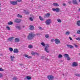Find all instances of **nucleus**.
Instances as JSON below:
<instances>
[{"label": "nucleus", "instance_id": "nucleus-1", "mask_svg": "<svg viewBox=\"0 0 80 80\" xmlns=\"http://www.w3.org/2000/svg\"><path fill=\"white\" fill-rule=\"evenodd\" d=\"M35 36V34H34L33 32H31L29 33V34L28 36V39L29 40H32L33 39V38Z\"/></svg>", "mask_w": 80, "mask_h": 80}, {"label": "nucleus", "instance_id": "nucleus-2", "mask_svg": "<svg viewBox=\"0 0 80 80\" xmlns=\"http://www.w3.org/2000/svg\"><path fill=\"white\" fill-rule=\"evenodd\" d=\"M47 78L49 80H53L54 79V77L53 75H48L47 76Z\"/></svg>", "mask_w": 80, "mask_h": 80}, {"label": "nucleus", "instance_id": "nucleus-3", "mask_svg": "<svg viewBox=\"0 0 80 80\" xmlns=\"http://www.w3.org/2000/svg\"><path fill=\"white\" fill-rule=\"evenodd\" d=\"M51 23V21L50 19H47L45 22L46 24L47 25H49Z\"/></svg>", "mask_w": 80, "mask_h": 80}, {"label": "nucleus", "instance_id": "nucleus-4", "mask_svg": "<svg viewBox=\"0 0 80 80\" xmlns=\"http://www.w3.org/2000/svg\"><path fill=\"white\" fill-rule=\"evenodd\" d=\"M52 10L53 11L58 12H59V11H60V9H59V8H52Z\"/></svg>", "mask_w": 80, "mask_h": 80}, {"label": "nucleus", "instance_id": "nucleus-5", "mask_svg": "<svg viewBox=\"0 0 80 80\" xmlns=\"http://www.w3.org/2000/svg\"><path fill=\"white\" fill-rule=\"evenodd\" d=\"M49 47V45L48 44L47 45V46H46L45 48V51L47 52H48V53L49 52V51H48V48Z\"/></svg>", "mask_w": 80, "mask_h": 80}, {"label": "nucleus", "instance_id": "nucleus-6", "mask_svg": "<svg viewBox=\"0 0 80 80\" xmlns=\"http://www.w3.org/2000/svg\"><path fill=\"white\" fill-rule=\"evenodd\" d=\"M21 21V19H20L16 18L14 20V22H15L16 23H20Z\"/></svg>", "mask_w": 80, "mask_h": 80}, {"label": "nucleus", "instance_id": "nucleus-7", "mask_svg": "<svg viewBox=\"0 0 80 80\" xmlns=\"http://www.w3.org/2000/svg\"><path fill=\"white\" fill-rule=\"evenodd\" d=\"M55 43H56V44H59V43H60V41L59 40V39L56 38L54 40Z\"/></svg>", "mask_w": 80, "mask_h": 80}, {"label": "nucleus", "instance_id": "nucleus-8", "mask_svg": "<svg viewBox=\"0 0 80 80\" xmlns=\"http://www.w3.org/2000/svg\"><path fill=\"white\" fill-rule=\"evenodd\" d=\"M10 3L12 5H17V2L16 1H10Z\"/></svg>", "mask_w": 80, "mask_h": 80}, {"label": "nucleus", "instance_id": "nucleus-9", "mask_svg": "<svg viewBox=\"0 0 80 80\" xmlns=\"http://www.w3.org/2000/svg\"><path fill=\"white\" fill-rule=\"evenodd\" d=\"M72 66L73 67H76L78 66V65L77 62H73L72 64Z\"/></svg>", "mask_w": 80, "mask_h": 80}, {"label": "nucleus", "instance_id": "nucleus-10", "mask_svg": "<svg viewBox=\"0 0 80 80\" xmlns=\"http://www.w3.org/2000/svg\"><path fill=\"white\" fill-rule=\"evenodd\" d=\"M31 55H39V54H38V53L37 52H34L33 51H32L31 52Z\"/></svg>", "mask_w": 80, "mask_h": 80}, {"label": "nucleus", "instance_id": "nucleus-11", "mask_svg": "<svg viewBox=\"0 0 80 80\" xmlns=\"http://www.w3.org/2000/svg\"><path fill=\"white\" fill-rule=\"evenodd\" d=\"M72 3L74 5H78V3L77 0H73Z\"/></svg>", "mask_w": 80, "mask_h": 80}, {"label": "nucleus", "instance_id": "nucleus-12", "mask_svg": "<svg viewBox=\"0 0 80 80\" xmlns=\"http://www.w3.org/2000/svg\"><path fill=\"white\" fill-rule=\"evenodd\" d=\"M50 13H47L45 15L44 17L48 18L49 17H50Z\"/></svg>", "mask_w": 80, "mask_h": 80}, {"label": "nucleus", "instance_id": "nucleus-13", "mask_svg": "<svg viewBox=\"0 0 80 80\" xmlns=\"http://www.w3.org/2000/svg\"><path fill=\"white\" fill-rule=\"evenodd\" d=\"M18 50L17 48L14 49V51H13L14 53H18Z\"/></svg>", "mask_w": 80, "mask_h": 80}, {"label": "nucleus", "instance_id": "nucleus-14", "mask_svg": "<svg viewBox=\"0 0 80 80\" xmlns=\"http://www.w3.org/2000/svg\"><path fill=\"white\" fill-rule=\"evenodd\" d=\"M34 27L33 25H31L29 26V29L31 30H33L34 29Z\"/></svg>", "mask_w": 80, "mask_h": 80}, {"label": "nucleus", "instance_id": "nucleus-15", "mask_svg": "<svg viewBox=\"0 0 80 80\" xmlns=\"http://www.w3.org/2000/svg\"><path fill=\"white\" fill-rule=\"evenodd\" d=\"M14 38V37H10L9 38H8V40L11 42L12 41L13 39Z\"/></svg>", "mask_w": 80, "mask_h": 80}, {"label": "nucleus", "instance_id": "nucleus-16", "mask_svg": "<svg viewBox=\"0 0 80 80\" xmlns=\"http://www.w3.org/2000/svg\"><path fill=\"white\" fill-rule=\"evenodd\" d=\"M67 46L68 47V48H74V47L72 45H69L67 44Z\"/></svg>", "mask_w": 80, "mask_h": 80}, {"label": "nucleus", "instance_id": "nucleus-17", "mask_svg": "<svg viewBox=\"0 0 80 80\" xmlns=\"http://www.w3.org/2000/svg\"><path fill=\"white\" fill-rule=\"evenodd\" d=\"M52 5L54 6L58 7L59 6V4L58 3H53Z\"/></svg>", "mask_w": 80, "mask_h": 80}, {"label": "nucleus", "instance_id": "nucleus-18", "mask_svg": "<svg viewBox=\"0 0 80 80\" xmlns=\"http://www.w3.org/2000/svg\"><path fill=\"white\" fill-rule=\"evenodd\" d=\"M14 40L15 42H19L20 41L19 38H15Z\"/></svg>", "mask_w": 80, "mask_h": 80}, {"label": "nucleus", "instance_id": "nucleus-19", "mask_svg": "<svg viewBox=\"0 0 80 80\" xmlns=\"http://www.w3.org/2000/svg\"><path fill=\"white\" fill-rule=\"evenodd\" d=\"M64 57H65V58H68L69 57V55H68V54H64Z\"/></svg>", "mask_w": 80, "mask_h": 80}, {"label": "nucleus", "instance_id": "nucleus-20", "mask_svg": "<svg viewBox=\"0 0 80 80\" xmlns=\"http://www.w3.org/2000/svg\"><path fill=\"white\" fill-rule=\"evenodd\" d=\"M15 57L14 56H11L10 57V59L12 61H13Z\"/></svg>", "mask_w": 80, "mask_h": 80}, {"label": "nucleus", "instance_id": "nucleus-21", "mask_svg": "<svg viewBox=\"0 0 80 80\" xmlns=\"http://www.w3.org/2000/svg\"><path fill=\"white\" fill-rule=\"evenodd\" d=\"M77 25L78 26H80V20H78L77 22Z\"/></svg>", "mask_w": 80, "mask_h": 80}, {"label": "nucleus", "instance_id": "nucleus-22", "mask_svg": "<svg viewBox=\"0 0 80 80\" xmlns=\"http://www.w3.org/2000/svg\"><path fill=\"white\" fill-rule=\"evenodd\" d=\"M17 16L18 18H22V16L20 14H18L17 15Z\"/></svg>", "mask_w": 80, "mask_h": 80}, {"label": "nucleus", "instance_id": "nucleus-23", "mask_svg": "<svg viewBox=\"0 0 80 80\" xmlns=\"http://www.w3.org/2000/svg\"><path fill=\"white\" fill-rule=\"evenodd\" d=\"M26 78H27V79L28 80H30L31 79V78H32L30 76H27Z\"/></svg>", "mask_w": 80, "mask_h": 80}, {"label": "nucleus", "instance_id": "nucleus-24", "mask_svg": "<svg viewBox=\"0 0 80 80\" xmlns=\"http://www.w3.org/2000/svg\"><path fill=\"white\" fill-rule=\"evenodd\" d=\"M13 24V22H12L10 21L9 22H8V24L9 25H12Z\"/></svg>", "mask_w": 80, "mask_h": 80}, {"label": "nucleus", "instance_id": "nucleus-25", "mask_svg": "<svg viewBox=\"0 0 80 80\" xmlns=\"http://www.w3.org/2000/svg\"><path fill=\"white\" fill-rule=\"evenodd\" d=\"M62 55L61 54H59L58 56V58H62Z\"/></svg>", "mask_w": 80, "mask_h": 80}, {"label": "nucleus", "instance_id": "nucleus-26", "mask_svg": "<svg viewBox=\"0 0 80 80\" xmlns=\"http://www.w3.org/2000/svg\"><path fill=\"white\" fill-rule=\"evenodd\" d=\"M65 34L66 35H68L70 34V32H69V31H67V32H66Z\"/></svg>", "mask_w": 80, "mask_h": 80}, {"label": "nucleus", "instance_id": "nucleus-27", "mask_svg": "<svg viewBox=\"0 0 80 80\" xmlns=\"http://www.w3.org/2000/svg\"><path fill=\"white\" fill-rule=\"evenodd\" d=\"M9 50L11 52H12L13 50V48H9Z\"/></svg>", "mask_w": 80, "mask_h": 80}, {"label": "nucleus", "instance_id": "nucleus-28", "mask_svg": "<svg viewBox=\"0 0 80 80\" xmlns=\"http://www.w3.org/2000/svg\"><path fill=\"white\" fill-rule=\"evenodd\" d=\"M57 21L59 23H61L62 22V20H61V19H57Z\"/></svg>", "mask_w": 80, "mask_h": 80}, {"label": "nucleus", "instance_id": "nucleus-29", "mask_svg": "<svg viewBox=\"0 0 80 80\" xmlns=\"http://www.w3.org/2000/svg\"><path fill=\"white\" fill-rule=\"evenodd\" d=\"M39 18H40V20L41 21H43L44 20L43 19V18H42V17H41V16H39Z\"/></svg>", "mask_w": 80, "mask_h": 80}, {"label": "nucleus", "instance_id": "nucleus-30", "mask_svg": "<svg viewBox=\"0 0 80 80\" xmlns=\"http://www.w3.org/2000/svg\"><path fill=\"white\" fill-rule=\"evenodd\" d=\"M28 48H33V46H32V45H29Z\"/></svg>", "mask_w": 80, "mask_h": 80}, {"label": "nucleus", "instance_id": "nucleus-31", "mask_svg": "<svg viewBox=\"0 0 80 80\" xmlns=\"http://www.w3.org/2000/svg\"><path fill=\"white\" fill-rule=\"evenodd\" d=\"M49 36L48 34H46L45 35V37L47 38H49Z\"/></svg>", "mask_w": 80, "mask_h": 80}, {"label": "nucleus", "instance_id": "nucleus-32", "mask_svg": "<svg viewBox=\"0 0 80 80\" xmlns=\"http://www.w3.org/2000/svg\"><path fill=\"white\" fill-rule=\"evenodd\" d=\"M25 57H27L28 58H32V56H28L27 55H25Z\"/></svg>", "mask_w": 80, "mask_h": 80}, {"label": "nucleus", "instance_id": "nucleus-33", "mask_svg": "<svg viewBox=\"0 0 80 80\" xmlns=\"http://www.w3.org/2000/svg\"><path fill=\"white\" fill-rule=\"evenodd\" d=\"M16 28H18V29L19 30H20L21 29V27L20 26H17L16 27Z\"/></svg>", "mask_w": 80, "mask_h": 80}, {"label": "nucleus", "instance_id": "nucleus-34", "mask_svg": "<svg viewBox=\"0 0 80 80\" xmlns=\"http://www.w3.org/2000/svg\"><path fill=\"white\" fill-rule=\"evenodd\" d=\"M12 79H13V80H17V78H16V77H13Z\"/></svg>", "mask_w": 80, "mask_h": 80}, {"label": "nucleus", "instance_id": "nucleus-35", "mask_svg": "<svg viewBox=\"0 0 80 80\" xmlns=\"http://www.w3.org/2000/svg\"><path fill=\"white\" fill-rule=\"evenodd\" d=\"M17 2H21L22 0H16Z\"/></svg>", "mask_w": 80, "mask_h": 80}, {"label": "nucleus", "instance_id": "nucleus-36", "mask_svg": "<svg viewBox=\"0 0 80 80\" xmlns=\"http://www.w3.org/2000/svg\"><path fill=\"white\" fill-rule=\"evenodd\" d=\"M41 44L44 47H45V44L44 42H42L41 43Z\"/></svg>", "mask_w": 80, "mask_h": 80}, {"label": "nucleus", "instance_id": "nucleus-37", "mask_svg": "<svg viewBox=\"0 0 80 80\" xmlns=\"http://www.w3.org/2000/svg\"><path fill=\"white\" fill-rule=\"evenodd\" d=\"M3 77L2 74V73H0V78H2Z\"/></svg>", "mask_w": 80, "mask_h": 80}, {"label": "nucleus", "instance_id": "nucleus-38", "mask_svg": "<svg viewBox=\"0 0 80 80\" xmlns=\"http://www.w3.org/2000/svg\"><path fill=\"white\" fill-rule=\"evenodd\" d=\"M30 20H31V21H33V19L32 18V17H30L29 18Z\"/></svg>", "mask_w": 80, "mask_h": 80}, {"label": "nucleus", "instance_id": "nucleus-39", "mask_svg": "<svg viewBox=\"0 0 80 80\" xmlns=\"http://www.w3.org/2000/svg\"><path fill=\"white\" fill-rule=\"evenodd\" d=\"M3 71H4V69H3L0 68V71L2 72Z\"/></svg>", "mask_w": 80, "mask_h": 80}, {"label": "nucleus", "instance_id": "nucleus-40", "mask_svg": "<svg viewBox=\"0 0 80 80\" xmlns=\"http://www.w3.org/2000/svg\"><path fill=\"white\" fill-rule=\"evenodd\" d=\"M6 28L8 29V30H10V28L8 27V26L6 27Z\"/></svg>", "mask_w": 80, "mask_h": 80}, {"label": "nucleus", "instance_id": "nucleus-41", "mask_svg": "<svg viewBox=\"0 0 80 80\" xmlns=\"http://www.w3.org/2000/svg\"><path fill=\"white\" fill-rule=\"evenodd\" d=\"M67 60H71V58H70V57H67Z\"/></svg>", "mask_w": 80, "mask_h": 80}, {"label": "nucleus", "instance_id": "nucleus-42", "mask_svg": "<svg viewBox=\"0 0 80 80\" xmlns=\"http://www.w3.org/2000/svg\"><path fill=\"white\" fill-rule=\"evenodd\" d=\"M54 39H51V42H53V41H54Z\"/></svg>", "mask_w": 80, "mask_h": 80}, {"label": "nucleus", "instance_id": "nucleus-43", "mask_svg": "<svg viewBox=\"0 0 80 80\" xmlns=\"http://www.w3.org/2000/svg\"><path fill=\"white\" fill-rule=\"evenodd\" d=\"M77 33H78L79 34H80V30H79L78 31Z\"/></svg>", "mask_w": 80, "mask_h": 80}, {"label": "nucleus", "instance_id": "nucleus-44", "mask_svg": "<svg viewBox=\"0 0 80 80\" xmlns=\"http://www.w3.org/2000/svg\"><path fill=\"white\" fill-rule=\"evenodd\" d=\"M76 40L79 41L80 40V38H76Z\"/></svg>", "mask_w": 80, "mask_h": 80}, {"label": "nucleus", "instance_id": "nucleus-45", "mask_svg": "<svg viewBox=\"0 0 80 80\" xmlns=\"http://www.w3.org/2000/svg\"><path fill=\"white\" fill-rule=\"evenodd\" d=\"M74 47H76V48H78V46L77 45L74 44Z\"/></svg>", "mask_w": 80, "mask_h": 80}, {"label": "nucleus", "instance_id": "nucleus-46", "mask_svg": "<svg viewBox=\"0 0 80 80\" xmlns=\"http://www.w3.org/2000/svg\"><path fill=\"white\" fill-rule=\"evenodd\" d=\"M71 1H69L68 2V4H71Z\"/></svg>", "mask_w": 80, "mask_h": 80}, {"label": "nucleus", "instance_id": "nucleus-47", "mask_svg": "<svg viewBox=\"0 0 80 80\" xmlns=\"http://www.w3.org/2000/svg\"><path fill=\"white\" fill-rule=\"evenodd\" d=\"M69 39H70V40H72V38H71V37H69Z\"/></svg>", "mask_w": 80, "mask_h": 80}, {"label": "nucleus", "instance_id": "nucleus-48", "mask_svg": "<svg viewBox=\"0 0 80 80\" xmlns=\"http://www.w3.org/2000/svg\"><path fill=\"white\" fill-rule=\"evenodd\" d=\"M62 5H63L64 6H66V4L65 3H63Z\"/></svg>", "mask_w": 80, "mask_h": 80}, {"label": "nucleus", "instance_id": "nucleus-49", "mask_svg": "<svg viewBox=\"0 0 80 80\" xmlns=\"http://www.w3.org/2000/svg\"><path fill=\"white\" fill-rule=\"evenodd\" d=\"M29 12H27L26 13V14H29Z\"/></svg>", "mask_w": 80, "mask_h": 80}, {"label": "nucleus", "instance_id": "nucleus-50", "mask_svg": "<svg viewBox=\"0 0 80 80\" xmlns=\"http://www.w3.org/2000/svg\"><path fill=\"white\" fill-rule=\"evenodd\" d=\"M23 65V64H19V65H20V66H22V65Z\"/></svg>", "mask_w": 80, "mask_h": 80}, {"label": "nucleus", "instance_id": "nucleus-51", "mask_svg": "<svg viewBox=\"0 0 80 80\" xmlns=\"http://www.w3.org/2000/svg\"><path fill=\"white\" fill-rule=\"evenodd\" d=\"M76 76H78V77H80V74H77Z\"/></svg>", "mask_w": 80, "mask_h": 80}, {"label": "nucleus", "instance_id": "nucleus-52", "mask_svg": "<svg viewBox=\"0 0 80 80\" xmlns=\"http://www.w3.org/2000/svg\"><path fill=\"white\" fill-rule=\"evenodd\" d=\"M38 28L40 29H41V27H39Z\"/></svg>", "mask_w": 80, "mask_h": 80}, {"label": "nucleus", "instance_id": "nucleus-53", "mask_svg": "<svg viewBox=\"0 0 80 80\" xmlns=\"http://www.w3.org/2000/svg\"><path fill=\"white\" fill-rule=\"evenodd\" d=\"M78 11H80V8L78 9Z\"/></svg>", "mask_w": 80, "mask_h": 80}, {"label": "nucleus", "instance_id": "nucleus-54", "mask_svg": "<svg viewBox=\"0 0 80 80\" xmlns=\"http://www.w3.org/2000/svg\"><path fill=\"white\" fill-rule=\"evenodd\" d=\"M1 3H0V8L1 7Z\"/></svg>", "mask_w": 80, "mask_h": 80}, {"label": "nucleus", "instance_id": "nucleus-55", "mask_svg": "<svg viewBox=\"0 0 80 80\" xmlns=\"http://www.w3.org/2000/svg\"><path fill=\"white\" fill-rule=\"evenodd\" d=\"M41 0L45 1L46 0Z\"/></svg>", "mask_w": 80, "mask_h": 80}, {"label": "nucleus", "instance_id": "nucleus-56", "mask_svg": "<svg viewBox=\"0 0 80 80\" xmlns=\"http://www.w3.org/2000/svg\"><path fill=\"white\" fill-rule=\"evenodd\" d=\"M79 2H80V0L79 1Z\"/></svg>", "mask_w": 80, "mask_h": 80}, {"label": "nucleus", "instance_id": "nucleus-57", "mask_svg": "<svg viewBox=\"0 0 80 80\" xmlns=\"http://www.w3.org/2000/svg\"><path fill=\"white\" fill-rule=\"evenodd\" d=\"M0 55H2V54H1Z\"/></svg>", "mask_w": 80, "mask_h": 80}, {"label": "nucleus", "instance_id": "nucleus-58", "mask_svg": "<svg viewBox=\"0 0 80 80\" xmlns=\"http://www.w3.org/2000/svg\"><path fill=\"white\" fill-rule=\"evenodd\" d=\"M1 11V10L0 9V12Z\"/></svg>", "mask_w": 80, "mask_h": 80}, {"label": "nucleus", "instance_id": "nucleus-59", "mask_svg": "<svg viewBox=\"0 0 80 80\" xmlns=\"http://www.w3.org/2000/svg\"><path fill=\"white\" fill-rule=\"evenodd\" d=\"M79 55H80V53H79Z\"/></svg>", "mask_w": 80, "mask_h": 80}]
</instances>
